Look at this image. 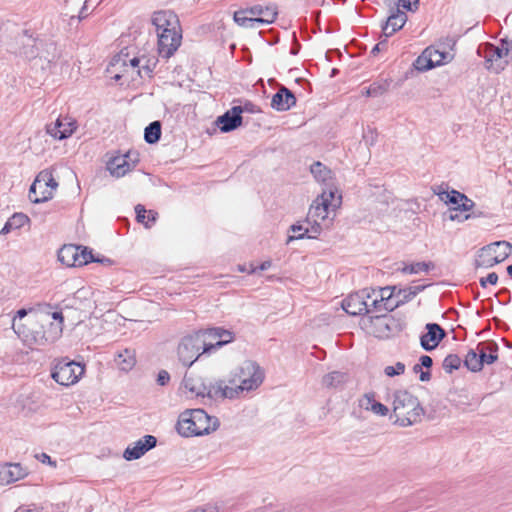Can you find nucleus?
Returning a JSON list of instances; mask_svg holds the SVG:
<instances>
[{"label": "nucleus", "instance_id": "0e129e2a", "mask_svg": "<svg viewBox=\"0 0 512 512\" xmlns=\"http://www.w3.org/2000/svg\"><path fill=\"white\" fill-rule=\"evenodd\" d=\"M425 286L418 285V286H410L407 287L408 295L406 297L408 298H414L419 292H421Z\"/></svg>", "mask_w": 512, "mask_h": 512}, {"label": "nucleus", "instance_id": "0eeeda50", "mask_svg": "<svg viewBox=\"0 0 512 512\" xmlns=\"http://www.w3.org/2000/svg\"><path fill=\"white\" fill-rule=\"evenodd\" d=\"M341 203V195L337 189H323L322 193L313 201L308 211L309 219L313 222L325 220L328 216L329 207L336 208Z\"/></svg>", "mask_w": 512, "mask_h": 512}, {"label": "nucleus", "instance_id": "5fc2aeb1", "mask_svg": "<svg viewBox=\"0 0 512 512\" xmlns=\"http://www.w3.org/2000/svg\"><path fill=\"white\" fill-rule=\"evenodd\" d=\"M474 206H475L474 201L471 200L470 198H468L465 195V198L460 202L458 207H454L453 208V211H464V212H467V211L472 210L474 208Z\"/></svg>", "mask_w": 512, "mask_h": 512}, {"label": "nucleus", "instance_id": "58836bf2", "mask_svg": "<svg viewBox=\"0 0 512 512\" xmlns=\"http://www.w3.org/2000/svg\"><path fill=\"white\" fill-rule=\"evenodd\" d=\"M391 81L388 79L380 80L372 83L368 87V97H379L385 94L390 87Z\"/></svg>", "mask_w": 512, "mask_h": 512}, {"label": "nucleus", "instance_id": "aec40b11", "mask_svg": "<svg viewBox=\"0 0 512 512\" xmlns=\"http://www.w3.org/2000/svg\"><path fill=\"white\" fill-rule=\"evenodd\" d=\"M152 23L155 25L157 33L161 30L181 31L177 15L172 11H158L153 14Z\"/></svg>", "mask_w": 512, "mask_h": 512}, {"label": "nucleus", "instance_id": "bf43d9fd", "mask_svg": "<svg viewBox=\"0 0 512 512\" xmlns=\"http://www.w3.org/2000/svg\"><path fill=\"white\" fill-rule=\"evenodd\" d=\"M498 50H502L501 54L503 59H508L510 53H512V44L506 40H502L501 45L498 46Z\"/></svg>", "mask_w": 512, "mask_h": 512}, {"label": "nucleus", "instance_id": "dca6fc26", "mask_svg": "<svg viewBox=\"0 0 512 512\" xmlns=\"http://www.w3.org/2000/svg\"><path fill=\"white\" fill-rule=\"evenodd\" d=\"M249 14L253 17L256 25H269L272 24L278 16V8L276 4H269L267 6L254 5L248 8Z\"/></svg>", "mask_w": 512, "mask_h": 512}, {"label": "nucleus", "instance_id": "b1692460", "mask_svg": "<svg viewBox=\"0 0 512 512\" xmlns=\"http://www.w3.org/2000/svg\"><path fill=\"white\" fill-rule=\"evenodd\" d=\"M295 104L294 93L285 86H281L271 100V107L277 111H287Z\"/></svg>", "mask_w": 512, "mask_h": 512}, {"label": "nucleus", "instance_id": "f704fd0d", "mask_svg": "<svg viewBox=\"0 0 512 512\" xmlns=\"http://www.w3.org/2000/svg\"><path fill=\"white\" fill-rule=\"evenodd\" d=\"M63 326L59 323L49 322L47 329H44L41 336L42 343H52L62 334Z\"/></svg>", "mask_w": 512, "mask_h": 512}, {"label": "nucleus", "instance_id": "20e7f679", "mask_svg": "<svg viewBox=\"0 0 512 512\" xmlns=\"http://www.w3.org/2000/svg\"><path fill=\"white\" fill-rule=\"evenodd\" d=\"M212 344L206 341V333L197 331L181 339L177 347L179 361L190 367L200 355L211 352Z\"/></svg>", "mask_w": 512, "mask_h": 512}, {"label": "nucleus", "instance_id": "5701e85b", "mask_svg": "<svg viewBox=\"0 0 512 512\" xmlns=\"http://www.w3.org/2000/svg\"><path fill=\"white\" fill-rule=\"evenodd\" d=\"M206 333V341L212 344L211 352L234 340V334L220 327L201 330Z\"/></svg>", "mask_w": 512, "mask_h": 512}, {"label": "nucleus", "instance_id": "412c9836", "mask_svg": "<svg viewBox=\"0 0 512 512\" xmlns=\"http://www.w3.org/2000/svg\"><path fill=\"white\" fill-rule=\"evenodd\" d=\"M502 50H498V46L493 44H486L484 47V55L489 70L494 71L495 73H499L504 70L506 65L508 64V59H503Z\"/></svg>", "mask_w": 512, "mask_h": 512}, {"label": "nucleus", "instance_id": "de8ad7c7", "mask_svg": "<svg viewBox=\"0 0 512 512\" xmlns=\"http://www.w3.org/2000/svg\"><path fill=\"white\" fill-rule=\"evenodd\" d=\"M77 266H83L87 265L88 263L93 262L94 256L92 254V251L89 250L87 247H81L78 250V257H77Z\"/></svg>", "mask_w": 512, "mask_h": 512}, {"label": "nucleus", "instance_id": "c03bdc74", "mask_svg": "<svg viewBox=\"0 0 512 512\" xmlns=\"http://www.w3.org/2000/svg\"><path fill=\"white\" fill-rule=\"evenodd\" d=\"M427 54L432 60L433 67L442 65L446 62V59L448 58L449 54L446 52H441L434 47H428L426 48Z\"/></svg>", "mask_w": 512, "mask_h": 512}, {"label": "nucleus", "instance_id": "49530a36", "mask_svg": "<svg viewBox=\"0 0 512 512\" xmlns=\"http://www.w3.org/2000/svg\"><path fill=\"white\" fill-rule=\"evenodd\" d=\"M158 60L155 57H146L143 60V62L140 63V69H138V74L142 76V71L144 72V75L151 76L152 72L154 71Z\"/></svg>", "mask_w": 512, "mask_h": 512}, {"label": "nucleus", "instance_id": "6e6552de", "mask_svg": "<svg viewBox=\"0 0 512 512\" xmlns=\"http://www.w3.org/2000/svg\"><path fill=\"white\" fill-rule=\"evenodd\" d=\"M84 374V366L74 361H59L53 368L52 378L60 385L69 386L79 381Z\"/></svg>", "mask_w": 512, "mask_h": 512}, {"label": "nucleus", "instance_id": "ea45409f", "mask_svg": "<svg viewBox=\"0 0 512 512\" xmlns=\"http://www.w3.org/2000/svg\"><path fill=\"white\" fill-rule=\"evenodd\" d=\"M246 14H249L248 8L241 9L234 13L233 19L239 26L245 28H257L258 25L253 21V17H247Z\"/></svg>", "mask_w": 512, "mask_h": 512}, {"label": "nucleus", "instance_id": "774afa93", "mask_svg": "<svg viewBox=\"0 0 512 512\" xmlns=\"http://www.w3.org/2000/svg\"><path fill=\"white\" fill-rule=\"evenodd\" d=\"M402 2L403 8L413 11L412 5L415 6V9L417 8V5L419 3V0H400Z\"/></svg>", "mask_w": 512, "mask_h": 512}, {"label": "nucleus", "instance_id": "6ab92c4d", "mask_svg": "<svg viewBox=\"0 0 512 512\" xmlns=\"http://www.w3.org/2000/svg\"><path fill=\"white\" fill-rule=\"evenodd\" d=\"M28 471L19 463H5L0 465V485H8L25 478Z\"/></svg>", "mask_w": 512, "mask_h": 512}, {"label": "nucleus", "instance_id": "2f4dec72", "mask_svg": "<svg viewBox=\"0 0 512 512\" xmlns=\"http://www.w3.org/2000/svg\"><path fill=\"white\" fill-rule=\"evenodd\" d=\"M35 186H45V189L51 190V198L53 197V191L58 187V183L53 177L52 171L45 169L39 172L34 180Z\"/></svg>", "mask_w": 512, "mask_h": 512}, {"label": "nucleus", "instance_id": "338daca9", "mask_svg": "<svg viewBox=\"0 0 512 512\" xmlns=\"http://www.w3.org/2000/svg\"><path fill=\"white\" fill-rule=\"evenodd\" d=\"M387 45H388L387 40H386V39H384V40L380 41L379 43H377V44L373 47V49H372L371 53H372L373 55H376L379 51H381V50H383V49H386V48H387Z\"/></svg>", "mask_w": 512, "mask_h": 512}, {"label": "nucleus", "instance_id": "4c0bfd02", "mask_svg": "<svg viewBox=\"0 0 512 512\" xmlns=\"http://www.w3.org/2000/svg\"><path fill=\"white\" fill-rule=\"evenodd\" d=\"M362 291L368 292V297H365L364 301L367 303V313L374 311H383L382 303L374 292L373 288H365Z\"/></svg>", "mask_w": 512, "mask_h": 512}, {"label": "nucleus", "instance_id": "393cba45", "mask_svg": "<svg viewBox=\"0 0 512 512\" xmlns=\"http://www.w3.org/2000/svg\"><path fill=\"white\" fill-rule=\"evenodd\" d=\"M310 171L315 180L325 186L324 189H337L334 185L333 172L323 163L319 161L314 162L310 167Z\"/></svg>", "mask_w": 512, "mask_h": 512}, {"label": "nucleus", "instance_id": "a211bd4d", "mask_svg": "<svg viewBox=\"0 0 512 512\" xmlns=\"http://www.w3.org/2000/svg\"><path fill=\"white\" fill-rule=\"evenodd\" d=\"M427 332L420 338V344L426 351L435 349L439 342L446 336V332L440 325L436 323H428L426 325Z\"/></svg>", "mask_w": 512, "mask_h": 512}, {"label": "nucleus", "instance_id": "e2e57ef3", "mask_svg": "<svg viewBox=\"0 0 512 512\" xmlns=\"http://www.w3.org/2000/svg\"><path fill=\"white\" fill-rule=\"evenodd\" d=\"M169 380H170V375L166 370L159 371L158 376H157V383L160 386L166 385L169 382Z\"/></svg>", "mask_w": 512, "mask_h": 512}, {"label": "nucleus", "instance_id": "f03ea898", "mask_svg": "<svg viewBox=\"0 0 512 512\" xmlns=\"http://www.w3.org/2000/svg\"><path fill=\"white\" fill-rule=\"evenodd\" d=\"M393 413L396 417L395 423L405 427L419 422L424 415V409L417 397L407 390H398L394 393Z\"/></svg>", "mask_w": 512, "mask_h": 512}, {"label": "nucleus", "instance_id": "79ce46f5", "mask_svg": "<svg viewBox=\"0 0 512 512\" xmlns=\"http://www.w3.org/2000/svg\"><path fill=\"white\" fill-rule=\"evenodd\" d=\"M434 265L432 262H416L405 265L402 268L403 273L407 274H418L420 272H428Z\"/></svg>", "mask_w": 512, "mask_h": 512}, {"label": "nucleus", "instance_id": "c85d7f7f", "mask_svg": "<svg viewBox=\"0 0 512 512\" xmlns=\"http://www.w3.org/2000/svg\"><path fill=\"white\" fill-rule=\"evenodd\" d=\"M79 249L77 245H64L58 252V260L68 267H76Z\"/></svg>", "mask_w": 512, "mask_h": 512}, {"label": "nucleus", "instance_id": "423d86ee", "mask_svg": "<svg viewBox=\"0 0 512 512\" xmlns=\"http://www.w3.org/2000/svg\"><path fill=\"white\" fill-rule=\"evenodd\" d=\"M368 332L380 339L390 338L403 329L402 323L389 315H378L364 320Z\"/></svg>", "mask_w": 512, "mask_h": 512}, {"label": "nucleus", "instance_id": "4be33fe9", "mask_svg": "<svg viewBox=\"0 0 512 512\" xmlns=\"http://www.w3.org/2000/svg\"><path fill=\"white\" fill-rule=\"evenodd\" d=\"M207 390V397L210 399L237 398V390L234 386L227 385L225 381L221 379L208 381Z\"/></svg>", "mask_w": 512, "mask_h": 512}, {"label": "nucleus", "instance_id": "39448f33", "mask_svg": "<svg viewBox=\"0 0 512 512\" xmlns=\"http://www.w3.org/2000/svg\"><path fill=\"white\" fill-rule=\"evenodd\" d=\"M512 244L507 241H497L482 247L476 255V268H491L505 261L511 252Z\"/></svg>", "mask_w": 512, "mask_h": 512}, {"label": "nucleus", "instance_id": "f257e3e1", "mask_svg": "<svg viewBox=\"0 0 512 512\" xmlns=\"http://www.w3.org/2000/svg\"><path fill=\"white\" fill-rule=\"evenodd\" d=\"M219 425V419L203 409H188L180 414L177 431L184 437L201 436L217 430Z\"/></svg>", "mask_w": 512, "mask_h": 512}, {"label": "nucleus", "instance_id": "603ef678", "mask_svg": "<svg viewBox=\"0 0 512 512\" xmlns=\"http://www.w3.org/2000/svg\"><path fill=\"white\" fill-rule=\"evenodd\" d=\"M445 195H446V198H445L446 201L455 205L456 207H458L460 202L465 198V194H463L459 191H456V190L446 192Z\"/></svg>", "mask_w": 512, "mask_h": 512}, {"label": "nucleus", "instance_id": "cd10ccee", "mask_svg": "<svg viewBox=\"0 0 512 512\" xmlns=\"http://www.w3.org/2000/svg\"><path fill=\"white\" fill-rule=\"evenodd\" d=\"M207 381L199 376L185 374L183 378L184 387L197 397H207Z\"/></svg>", "mask_w": 512, "mask_h": 512}, {"label": "nucleus", "instance_id": "7ed1b4c3", "mask_svg": "<svg viewBox=\"0 0 512 512\" xmlns=\"http://www.w3.org/2000/svg\"><path fill=\"white\" fill-rule=\"evenodd\" d=\"M264 379V369L255 361L245 360L236 368L230 383L237 390L238 397L243 392L258 389Z\"/></svg>", "mask_w": 512, "mask_h": 512}, {"label": "nucleus", "instance_id": "a19ab883", "mask_svg": "<svg viewBox=\"0 0 512 512\" xmlns=\"http://www.w3.org/2000/svg\"><path fill=\"white\" fill-rule=\"evenodd\" d=\"M39 186L34 187V182L29 189V199L33 203H42L51 199V190L38 191Z\"/></svg>", "mask_w": 512, "mask_h": 512}, {"label": "nucleus", "instance_id": "2eb2a0df", "mask_svg": "<svg viewBox=\"0 0 512 512\" xmlns=\"http://www.w3.org/2000/svg\"><path fill=\"white\" fill-rule=\"evenodd\" d=\"M368 292L358 291L347 296L342 301L343 310L352 316L367 314V303L364 301Z\"/></svg>", "mask_w": 512, "mask_h": 512}, {"label": "nucleus", "instance_id": "a18cd8bd", "mask_svg": "<svg viewBox=\"0 0 512 512\" xmlns=\"http://www.w3.org/2000/svg\"><path fill=\"white\" fill-rule=\"evenodd\" d=\"M414 67L418 71H427L430 70L433 67V63L429 55L427 54V50L425 49L424 52L416 59L414 63Z\"/></svg>", "mask_w": 512, "mask_h": 512}, {"label": "nucleus", "instance_id": "ddd939ff", "mask_svg": "<svg viewBox=\"0 0 512 512\" xmlns=\"http://www.w3.org/2000/svg\"><path fill=\"white\" fill-rule=\"evenodd\" d=\"M322 231V227L319 222H313V226H305L302 221H298L293 224L289 228V232L292 235H289L286 244L291 243L294 240H301L304 238L308 239H316Z\"/></svg>", "mask_w": 512, "mask_h": 512}, {"label": "nucleus", "instance_id": "052dcab7", "mask_svg": "<svg viewBox=\"0 0 512 512\" xmlns=\"http://www.w3.org/2000/svg\"><path fill=\"white\" fill-rule=\"evenodd\" d=\"M478 214H475L473 213V215L471 214H467L465 215L464 217H461V215L458 213V211H453V209L451 210V213L449 215V219L451 221H459V222H463L465 220H468L469 218L471 217H477Z\"/></svg>", "mask_w": 512, "mask_h": 512}, {"label": "nucleus", "instance_id": "c9c22d12", "mask_svg": "<svg viewBox=\"0 0 512 512\" xmlns=\"http://www.w3.org/2000/svg\"><path fill=\"white\" fill-rule=\"evenodd\" d=\"M347 380V375L343 372L334 371L331 372L323 377L322 383L327 388H335L343 383H345Z\"/></svg>", "mask_w": 512, "mask_h": 512}, {"label": "nucleus", "instance_id": "4468645a", "mask_svg": "<svg viewBox=\"0 0 512 512\" xmlns=\"http://www.w3.org/2000/svg\"><path fill=\"white\" fill-rule=\"evenodd\" d=\"M244 109L242 106H234L219 116L216 120L221 132L227 133L237 129L242 124V116Z\"/></svg>", "mask_w": 512, "mask_h": 512}, {"label": "nucleus", "instance_id": "e433bc0d", "mask_svg": "<svg viewBox=\"0 0 512 512\" xmlns=\"http://www.w3.org/2000/svg\"><path fill=\"white\" fill-rule=\"evenodd\" d=\"M161 137V123L159 121L151 122L146 128L144 139L149 144H154L159 141Z\"/></svg>", "mask_w": 512, "mask_h": 512}, {"label": "nucleus", "instance_id": "473e14b6", "mask_svg": "<svg viewBox=\"0 0 512 512\" xmlns=\"http://www.w3.org/2000/svg\"><path fill=\"white\" fill-rule=\"evenodd\" d=\"M136 219L139 223L144 224L146 228H150L156 221L158 213L154 210L147 211L141 204L135 206Z\"/></svg>", "mask_w": 512, "mask_h": 512}, {"label": "nucleus", "instance_id": "a878e982", "mask_svg": "<svg viewBox=\"0 0 512 512\" xmlns=\"http://www.w3.org/2000/svg\"><path fill=\"white\" fill-rule=\"evenodd\" d=\"M374 292L382 303L383 311H393L399 307V302H396V286L374 289Z\"/></svg>", "mask_w": 512, "mask_h": 512}, {"label": "nucleus", "instance_id": "c756f323", "mask_svg": "<svg viewBox=\"0 0 512 512\" xmlns=\"http://www.w3.org/2000/svg\"><path fill=\"white\" fill-rule=\"evenodd\" d=\"M484 354L479 353L478 347L475 349H469L465 355L464 365L472 372H479L483 368V357Z\"/></svg>", "mask_w": 512, "mask_h": 512}, {"label": "nucleus", "instance_id": "7c9ffc66", "mask_svg": "<svg viewBox=\"0 0 512 512\" xmlns=\"http://www.w3.org/2000/svg\"><path fill=\"white\" fill-rule=\"evenodd\" d=\"M477 347L479 353L484 354L483 364H492L498 359V346L495 342H480Z\"/></svg>", "mask_w": 512, "mask_h": 512}, {"label": "nucleus", "instance_id": "72a5a7b5", "mask_svg": "<svg viewBox=\"0 0 512 512\" xmlns=\"http://www.w3.org/2000/svg\"><path fill=\"white\" fill-rule=\"evenodd\" d=\"M115 362L122 371L131 370L136 363L134 352L129 349L123 350L117 354Z\"/></svg>", "mask_w": 512, "mask_h": 512}, {"label": "nucleus", "instance_id": "69168bd1", "mask_svg": "<svg viewBox=\"0 0 512 512\" xmlns=\"http://www.w3.org/2000/svg\"><path fill=\"white\" fill-rule=\"evenodd\" d=\"M419 361H420V364L422 365V367H425L427 369H429L433 365V360L428 355H422L420 357Z\"/></svg>", "mask_w": 512, "mask_h": 512}, {"label": "nucleus", "instance_id": "37998d69", "mask_svg": "<svg viewBox=\"0 0 512 512\" xmlns=\"http://www.w3.org/2000/svg\"><path fill=\"white\" fill-rule=\"evenodd\" d=\"M462 359L457 354H449L443 360V369L447 373H452L460 368Z\"/></svg>", "mask_w": 512, "mask_h": 512}, {"label": "nucleus", "instance_id": "bb28decb", "mask_svg": "<svg viewBox=\"0 0 512 512\" xmlns=\"http://www.w3.org/2000/svg\"><path fill=\"white\" fill-rule=\"evenodd\" d=\"M406 21L407 15L403 11L397 9L388 17L385 25L382 27L384 36L386 38L392 36L404 26Z\"/></svg>", "mask_w": 512, "mask_h": 512}, {"label": "nucleus", "instance_id": "f3484780", "mask_svg": "<svg viewBox=\"0 0 512 512\" xmlns=\"http://www.w3.org/2000/svg\"><path fill=\"white\" fill-rule=\"evenodd\" d=\"M76 122L69 118H58L54 123L47 125L46 131L55 139L63 140L73 134Z\"/></svg>", "mask_w": 512, "mask_h": 512}, {"label": "nucleus", "instance_id": "09e8293b", "mask_svg": "<svg viewBox=\"0 0 512 512\" xmlns=\"http://www.w3.org/2000/svg\"><path fill=\"white\" fill-rule=\"evenodd\" d=\"M9 221L11 222L14 229H19L27 224L30 219L23 213H15L9 218Z\"/></svg>", "mask_w": 512, "mask_h": 512}, {"label": "nucleus", "instance_id": "680f3d73", "mask_svg": "<svg viewBox=\"0 0 512 512\" xmlns=\"http://www.w3.org/2000/svg\"><path fill=\"white\" fill-rule=\"evenodd\" d=\"M187 512H219V507L216 504H206L203 507H197Z\"/></svg>", "mask_w": 512, "mask_h": 512}, {"label": "nucleus", "instance_id": "13d9d810", "mask_svg": "<svg viewBox=\"0 0 512 512\" xmlns=\"http://www.w3.org/2000/svg\"><path fill=\"white\" fill-rule=\"evenodd\" d=\"M407 295V288L401 289L396 287V302H399V306L413 299L406 297Z\"/></svg>", "mask_w": 512, "mask_h": 512}, {"label": "nucleus", "instance_id": "3c124183", "mask_svg": "<svg viewBox=\"0 0 512 512\" xmlns=\"http://www.w3.org/2000/svg\"><path fill=\"white\" fill-rule=\"evenodd\" d=\"M405 372V364L402 362H397L394 366H386L384 369L385 375L388 377H394L401 375Z\"/></svg>", "mask_w": 512, "mask_h": 512}, {"label": "nucleus", "instance_id": "f8f14e48", "mask_svg": "<svg viewBox=\"0 0 512 512\" xmlns=\"http://www.w3.org/2000/svg\"><path fill=\"white\" fill-rule=\"evenodd\" d=\"M133 162H139V154L135 151H128L124 155H119L113 157L107 164V169L111 173V175L116 177L124 176L128 171L133 169V163H130L127 158H132Z\"/></svg>", "mask_w": 512, "mask_h": 512}, {"label": "nucleus", "instance_id": "1a4fd4ad", "mask_svg": "<svg viewBox=\"0 0 512 512\" xmlns=\"http://www.w3.org/2000/svg\"><path fill=\"white\" fill-rule=\"evenodd\" d=\"M17 43L20 45L19 52L27 59H34L36 57L47 58L40 51L44 45L43 41L36 38L29 30H23L21 34L17 36Z\"/></svg>", "mask_w": 512, "mask_h": 512}, {"label": "nucleus", "instance_id": "864d4df0", "mask_svg": "<svg viewBox=\"0 0 512 512\" xmlns=\"http://www.w3.org/2000/svg\"><path fill=\"white\" fill-rule=\"evenodd\" d=\"M375 401L374 393H366L361 399H359V406L367 411H370V406H373Z\"/></svg>", "mask_w": 512, "mask_h": 512}, {"label": "nucleus", "instance_id": "8fccbe9b", "mask_svg": "<svg viewBox=\"0 0 512 512\" xmlns=\"http://www.w3.org/2000/svg\"><path fill=\"white\" fill-rule=\"evenodd\" d=\"M27 314H28V311L26 309H20V310L17 311L16 315L13 318L12 328L15 331V333L18 334L19 336L21 334H24V330H23L22 325L17 323V320L18 319L21 320L22 318L27 316Z\"/></svg>", "mask_w": 512, "mask_h": 512}, {"label": "nucleus", "instance_id": "4d7b16f0", "mask_svg": "<svg viewBox=\"0 0 512 512\" xmlns=\"http://www.w3.org/2000/svg\"><path fill=\"white\" fill-rule=\"evenodd\" d=\"M370 411L380 416H386L389 412L387 406L377 401L373 403V406H370Z\"/></svg>", "mask_w": 512, "mask_h": 512}, {"label": "nucleus", "instance_id": "9b49d317", "mask_svg": "<svg viewBox=\"0 0 512 512\" xmlns=\"http://www.w3.org/2000/svg\"><path fill=\"white\" fill-rule=\"evenodd\" d=\"M157 444V439L153 435H145L143 438L130 444L124 451L123 457L127 461L137 460L146 452L153 449Z\"/></svg>", "mask_w": 512, "mask_h": 512}, {"label": "nucleus", "instance_id": "9d476101", "mask_svg": "<svg viewBox=\"0 0 512 512\" xmlns=\"http://www.w3.org/2000/svg\"><path fill=\"white\" fill-rule=\"evenodd\" d=\"M157 35L159 55L166 59L170 58L181 44V31L161 30Z\"/></svg>", "mask_w": 512, "mask_h": 512}, {"label": "nucleus", "instance_id": "6e6d98bb", "mask_svg": "<svg viewBox=\"0 0 512 512\" xmlns=\"http://www.w3.org/2000/svg\"><path fill=\"white\" fill-rule=\"evenodd\" d=\"M479 282L482 288H486L487 284L496 285L498 282V275L495 272H491L486 277H482Z\"/></svg>", "mask_w": 512, "mask_h": 512}]
</instances>
